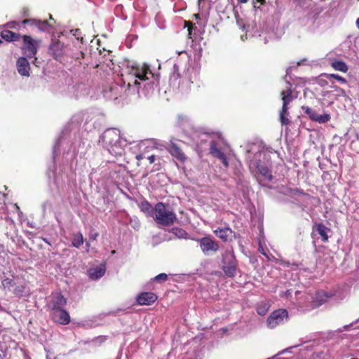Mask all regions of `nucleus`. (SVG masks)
Segmentation results:
<instances>
[{"instance_id": "obj_8", "label": "nucleus", "mask_w": 359, "mask_h": 359, "mask_svg": "<svg viewBox=\"0 0 359 359\" xmlns=\"http://www.w3.org/2000/svg\"><path fill=\"white\" fill-rule=\"evenodd\" d=\"M169 153L180 162L187 161V157L182 150L175 143V139L171 137L169 142V146L167 148Z\"/></svg>"}, {"instance_id": "obj_25", "label": "nucleus", "mask_w": 359, "mask_h": 359, "mask_svg": "<svg viewBox=\"0 0 359 359\" xmlns=\"http://www.w3.org/2000/svg\"><path fill=\"white\" fill-rule=\"evenodd\" d=\"M140 208L142 211L149 216H151L153 212L154 213V208H153L151 205L147 201L141 203Z\"/></svg>"}, {"instance_id": "obj_40", "label": "nucleus", "mask_w": 359, "mask_h": 359, "mask_svg": "<svg viewBox=\"0 0 359 359\" xmlns=\"http://www.w3.org/2000/svg\"><path fill=\"white\" fill-rule=\"evenodd\" d=\"M148 160H149L150 163H153L155 161V160H156V157L154 155L149 156L148 157Z\"/></svg>"}, {"instance_id": "obj_50", "label": "nucleus", "mask_w": 359, "mask_h": 359, "mask_svg": "<svg viewBox=\"0 0 359 359\" xmlns=\"http://www.w3.org/2000/svg\"><path fill=\"white\" fill-rule=\"evenodd\" d=\"M257 1H259L261 4H263L265 0H257Z\"/></svg>"}, {"instance_id": "obj_46", "label": "nucleus", "mask_w": 359, "mask_h": 359, "mask_svg": "<svg viewBox=\"0 0 359 359\" xmlns=\"http://www.w3.org/2000/svg\"><path fill=\"white\" fill-rule=\"evenodd\" d=\"M86 251H88L89 250V248H90V243H86Z\"/></svg>"}, {"instance_id": "obj_44", "label": "nucleus", "mask_w": 359, "mask_h": 359, "mask_svg": "<svg viewBox=\"0 0 359 359\" xmlns=\"http://www.w3.org/2000/svg\"><path fill=\"white\" fill-rule=\"evenodd\" d=\"M241 39L242 41H245V39H248L247 34H245V36L243 35H241Z\"/></svg>"}, {"instance_id": "obj_21", "label": "nucleus", "mask_w": 359, "mask_h": 359, "mask_svg": "<svg viewBox=\"0 0 359 359\" xmlns=\"http://www.w3.org/2000/svg\"><path fill=\"white\" fill-rule=\"evenodd\" d=\"M256 166L258 172L264 177L265 179L269 181H271L273 179L271 172L266 165H262L260 163H257Z\"/></svg>"}, {"instance_id": "obj_2", "label": "nucleus", "mask_w": 359, "mask_h": 359, "mask_svg": "<svg viewBox=\"0 0 359 359\" xmlns=\"http://www.w3.org/2000/svg\"><path fill=\"white\" fill-rule=\"evenodd\" d=\"M104 147L112 155H121L123 152V141L121 139L120 132L116 129L107 130L102 136Z\"/></svg>"}, {"instance_id": "obj_14", "label": "nucleus", "mask_w": 359, "mask_h": 359, "mask_svg": "<svg viewBox=\"0 0 359 359\" xmlns=\"http://www.w3.org/2000/svg\"><path fill=\"white\" fill-rule=\"evenodd\" d=\"M226 256L230 257L229 262L223 266L225 274L229 277H233L236 275V266L233 261V255L231 252H226Z\"/></svg>"}, {"instance_id": "obj_32", "label": "nucleus", "mask_w": 359, "mask_h": 359, "mask_svg": "<svg viewBox=\"0 0 359 359\" xmlns=\"http://www.w3.org/2000/svg\"><path fill=\"white\" fill-rule=\"evenodd\" d=\"M167 279L168 275L164 273H160L154 278V280L156 281H165Z\"/></svg>"}, {"instance_id": "obj_30", "label": "nucleus", "mask_w": 359, "mask_h": 359, "mask_svg": "<svg viewBox=\"0 0 359 359\" xmlns=\"http://www.w3.org/2000/svg\"><path fill=\"white\" fill-rule=\"evenodd\" d=\"M269 306L266 304H260L257 306V311L259 315L264 316L266 313Z\"/></svg>"}, {"instance_id": "obj_17", "label": "nucleus", "mask_w": 359, "mask_h": 359, "mask_svg": "<svg viewBox=\"0 0 359 359\" xmlns=\"http://www.w3.org/2000/svg\"><path fill=\"white\" fill-rule=\"evenodd\" d=\"M105 271V266L104 264H101L98 266L90 269L88 273L92 280H97L104 276Z\"/></svg>"}, {"instance_id": "obj_52", "label": "nucleus", "mask_w": 359, "mask_h": 359, "mask_svg": "<svg viewBox=\"0 0 359 359\" xmlns=\"http://www.w3.org/2000/svg\"><path fill=\"white\" fill-rule=\"evenodd\" d=\"M290 69H287V74H288V72H289V70H290Z\"/></svg>"}, {"instance_id": "obj_54", "label": "nucleus", "mask_w": 359, "mask_h": 359, "mask_svg": "<svg viewBox=\"0 0 359 359\" xmlns=\"http://www.w3.org/2000/svg\"><path fill=\"white\" fill-rule=\"evenodd\" d=\"M2 43V41H1V40L0 39V43Z\"/></svg>"}, {"instance_id": "obj_26", "label": "nucleus", "mask_w": 359, "mask_h": 359, "mask_svg": "<svg viewBox=\"0 0 359 359\" xmlns=\"http://www.w3.org/2000/svg\"><path fill=\"white\" fill-rule=\"evenodd\" d=\"M178 124L183 128H189L191 126V121L187 116L180 115L178 116Z\"/></svg>"}, {"instance_id": "obj_36", "label": "nucleus", "mask_w": 359, "mask_h": 359, "mask_svg": "<svg viewBox=\"0 0 359 359\" xmlns=\"http://www.w3.org/2000/svg\"><path fill=\"white\" fill-rule=\"evenodd\" d=\"M353 325V323H351L349 325H346L343 327V328L341 329H339V332H343L344 330H350V327H352Z\"/></svg>"}, {"instance_id": "obj_6", "label": "nucleus", "mask_w": 359, "mask_h": 359, "mask_svg": "<svg viewBox=\"0 0 359 359\" xmlns=\"http://www.w3.org/2000/svg\"><path fill=\"white\" fill-rule=\"evenodd\" d=\"M23 51L27 57H34L37 52V41L29 36H23Z\"/></svg>"}, {"instance_id": "obj_9", "label": "nucleus", "mask_w": 359, "mask_h": 359, "mask_svg": "<svg viewBox=\"0 0 359 359\" xmlns=\"http://www.w3.org/2000/svg\"><path fill=\"white\" fill-rule=\"evenodd\" d=\"M51 316L53 320L61 325H67L70 322L69 313L63 309H57L51 311Z\"/></svg>"}, {"instance_id": "obj_34", "label": "nucleus", "mask_w": 359, "mask_h": 359, "mask_svg": "<svg viewBox=\"0 0 359 359\" xmlns=\"http://www.w3.org/2000/svg\"><path fill=\"white\" fill-rule=\"evenodd\" d=\"M237 25L243 31L247 29L245 24L241 20H237Z\"/></svg>"}, {"instance_id": "obj_51", "label": "nucleus", "mask_w": 359, "mask_h": 359, "mask_svg": "<svg viewBox=\"0 0 359 359\" xmlns=\"http://www.w3.org/2000/svg\"><path fill=\"white\" fill-rule=\"evenodd\" d=\"M7 280H5L3 281V285H6V283Z\"/></svg>"}, {"instance_id": "obj_47", "label": "nucleus", "mask_w": 359, "mask_h": 359, "mask_svg": "<svg viewBox=\"0 0 359 359\" xmlns=\"http://www.w3.org/2000/svg\"><path fill=\"white\" fill-rule=\"evenodd\" d=\"M356 25H357L358 28L359 29V18L356 20Z\"/></svg>"}, {"instance_id": "obj_22", "label": "nucleus", "mask_w": 359, "mask_h": 359, "mask_svg": "<svg viewBox=\"0 0 359 359\" xmlns=\"http://www.w3.org/2000/svg\"><path fill=\"white\" fill-rule=\"evenodd\" d=\"M1 36L7 41H15L19 39L20 35L10 30L5 29L1 31Z\"/></svg>"}, {"instance_id": "obj_16", "label": "nucleus", "mask_w": 359, "mask_h": 359, "mask_svg": "<svg viewBox=\"0 0 359 359\" xmlns=\"http://www.w3.org/2000/svg\"><path fill=\"white\" fill-rule=\"evenodd\" d=\"M290 86L287 87L285 90H283L281 92L282 101H283V107L282 109H288V104L294 100V97L292 95L291 86L290 83H287Z\"/></svg>"}, {"instance_id": "obj_12", "label": "nucleus", "mask_w": 359, "mask_h": 359, "mask_svg": "<svg viewBox=\"0 0 359 359\" xmlns=\"http://www.w3.org/2000/svg\"><path fill=\"white\" fill-rule=\"evenodd\" d=\"M210 152L213 156L221 160L225 167L229 166V163L226 156L220 149H218L216 142H212L210 143Z\"/></svg>"}, {"instance_id": "obj_38", "label": "nucleus", "mask_w": 359, "mask_h": 359, "mask_svg": "<svg viewBox=\"0 0 359 359\" xmlns=\"http://www.w3.org/2000/svg\"><path fill=\"white\" fill-rule=\"evenodd\" d=\"M318 113L316 111H313L312 114L309 116V118L313 121H316L317 118Z\"/></svg>"}, {"instance_id": "obj_27", "label": "nucleus", "mask_w": 359, "mask_h": 359, "mask_svg": "<svg viewBox=\"0 0 359 359\" xmlns=\"http://www.w3.org/2000/svg\"><path fill=\"white\" fill-rule=\"evenodd\" d=\"M288 116V109H285L284 111V109H282L281 111L280 112V121L282 125L287 126L290 123V120L287 118Z\"/></svg>"}, {"instance_id": "obj_39", "label": "nucleus", "mask_w": 359, "mask_h": 359, "mask_svg": "<svg viewBox=\"0 0 359 359\" xmlns=\"http://www.w3.org/2000/svg\"><path fill=\"white\" fill-rule=\"evenodd\" d=\"M97 236H98V233H97V232H95L94 233H91L90 236V239L92 241H95V240H96Z\"/></svg>"}, {"instance_id": "obj_49", "label": "nucleus", "mask_w": 359, "mask_h": 359, "mask_svg": "<svg viewBox=\"0 0 359 359\" xmlns=\"http://www.w3.org/2000/svg\"><path fill=\"white\" fill-rule=\"evenodd\" d=\"M194 16H195L196 18H199V14H195Z\"/></svg>"}, {"instance_id": "obj_43", "label": "nucleus", "mask_w": 359, "mask_h": 359, "mask_svg": "<svg viewBox=\"0 0 359 359\" xmlns=\"http://www.w3.org/2000/svg\"><path fill=\"white\" fill-rule=\"evenodd\" d=\"M136 158L140 161V160L143 158V155L142 154H139V155H137L136 156Z\"/></svg>"}, {"instance_id": "obj_29", "label": "nucleus", "mask_w": 359, "mask_h": 359, "mask_svg": "<svg viewBox=\"0 0 359 359\" xmlns=\"http://www.w3.org/2000/svg\"><path fill=\"white\" fill-rule=\"evenodd\" d=\"M172 233L175 235L179 238H185L187 233L186 231L180 228H173L172 229Z\"/></svg>"}, {"instance_id": "obj_23", "label": "nucleus", "mask_w": 359, "mask_h": 359, "mask_svg": "<svg viewBox=\"0 0 359 359\" xmlns=\"http://www.w3.org/2000/svg\"><path fill=\"white\" fill-rule=\"evenodd\" d=\"M332 67L337 71L346 72L348 71V66L341 60H334L332 62Z\"/></svg>"}, {"instance_id": "obj_24", "label": "nucleus", "mask_w": 359, "mask_h": 359, "mask_svg": "<svg viewBox=\"0 0 359 359\" xmlns=\"http://www.w3.org/2000/svg\"><path fill=\"white\" fill-rule=\"evenodd\" d=\"M83 243V237L81 233L79 232L74 235L72 241V245L79 248L81 245Z\"/></svg>"}, {"instance_id": "obj_42", "label": "nucleus", "mask_w": 359, "mask_h": 359, "mask_svg": "<svg viewBox=\"0 0 359 359\" xmlns=\"http://www.w3.org/2000/svg\"><path fill=\"white\" fill-rule=\"evenodd\" d=\"M15 24V22H11V23L8 24V27L10 28H15V26H14Z\"/></svg>"}, {"instance_id": "obj_31", "label": "nucleus", "mask_w": 359, "mask_h": 359, "mask_svg": "<svg viewBox=\"0 0 359 359\" xmlns=\"http://www.w3.org/2000/svg\"><path fill=\"white\" fill-rule=\"evenodd\" d=\"M327 78H334L341 83H346V80L338 74H331L327 76Z\"/></svg>"}, {"instance_id": "obj_1", "label": "nucleus", "mask_w": 359, "mask_h": 359, "mask_svg": "<svg viewBox=\"0 0 359 359\" xmlns=\"http://www.w3.org/2000/svg\"><path fill=\"white\" fill-rule=\"evenodd\" d=\"M153 76L152 72L147 64L128 65L125 77L123 79V85L116 86L111 88L112 92H115L116 94L114 99H117L118 96L126 98L130 94L138 93L142 86L151 88L153 85L149 81L153 78Z\"/></svg>"}, {"instance_id": "obj_7", "label": "nucleus", "mask_w": 359, "mask_h": 359, "mask_svg": "<svg viewBox=\"0 0 359 359\" xmlns=\"http://www.w3.org/2000/svg\"><path fill=\"white\" fill-rule=\"evenodd\" d=\"M334 295L333 292H327L325 291L316 292L315 295L311 297V306L312 308H317L327 302L329 299Z\"/></svg>"}, {"instance_id": "obj_18", "label": "nucleus", "mask_w": 359, "mask_h": 359, "mask_svg": "<svg viewBox=\"0 0 359 359\" xmlns=\"http://www.w3.org/2000/svg\"><path fill=\"white\" fill-rule=\"evenodd\" d=\"M64 44L60 41H53L50 46V50L54 57L57 59L63 53Z\"/></svg>"}, {"instance_id": "obj_4", "label": "nucleus", "mask_w": 359, "mask_h": 359, "mask_svg": "<svg viewBox=\"0 0 359 359\" xmlns=\"http://www.w3.org/2000/svg\"><path fill=\"white\" fill-rule=\"evenodd\" d=\"M287 318V311L285 309H279L273 311L267 318V325L273 329L283 323Z\"/></svg>"}, {"instance_id": "obj_28", "label": "nucleus", "mask_w": 359, "mask_h": 359, "mask_svg": "<svg viewBox=\"0 0 359 359\" xmlns=\"http://www.w3.org/2000/svg\"><path fill=\"white\" fill-rule=\"evenodd\" d=\"M330 118H331L330 115L328 114H318L316 122H318L319 123H325L328 122L330 120Z\"/></svg>"}, {"instance_id": "obj_45", "label": "nucleus", "mask_w": 359, "mask_h": 359, "mask_svg": "<svg viewBox=\"0 0 359 359\" xmlns=\"http://www.w3.org/2000/svg\"><path fill=\"white\" fill-rule=\"evenodd\" d=\"M15 208H16V210H17V211H18V214H19V215H20V214H22L21 211L20 210L19 207H18L16 204L15 205Z\"/></svg>"}, {"instance_id": "obj_15", "label": "nucleus", "mask_w": 359, "mask_h": 359, "mask_svg": "<svg viewBox=\"0 0 359 359\" xmlns=\"http://www.w3.org/2000/svg\"><path fill=\"white\" fill-rule=\"evenodd\" d=\"M23 24L29 23L32 26L36 27L39 30L46 32L48 31L50 28V25L46 20H39L36 19H30V20H24L22 21Z\"/></svg>"}, {"instance_id": "obj_13", "label": "nucleus", "mask_w": 359, "mask_h": 359, "mask_svg": "<svg viewBox=\"0 0 359 359\" xmlns=\"http://www.w3.org/2000/svg\"><path fill=\"white\" fill-rule=\"evenodd\" d=\"M66 303L67 300L62 294H56L55 295L53 296L49 304V307L51 311H54L57 309H62Z\"/></svg>"}, {"instance_id": "obj_48", "label": "nucleus", "mask_w": 359, "mask_h": 359, "mask_svg": "<svg viewBox=\"0 0 359 359\" xmlns=\"http://www.w3.org/2000/svg\"><path fill=\"white\" fill-rule=\"evenodd\" d=\"M239 1H241L242 3H246L248 1V0H239Z\"/></svg>"}, {"instance_id": "obj_3", "label": "nucleus", "mask_w": 359, "mask_h": 359, "mask_svg": "<svg viewBox=\"0 0 359 359\" xmlns=\"http://www.w3.org/2000/svg\"><path fill=\"white\" fill-rule=\"evenodd\" d=\"M154 219L158 225L168 226L173 224L177 218L169 205L160 202L154 207Z\"/></svg>"}, {"instance_id": "obj_33", "label": "nucleus", "mask_w": 359, "mask_h": 359, "mask_svg": "<svg viewBox=\"0 0 359 359\" xmlns=\"http://www.w3.org/2000/svg\"><path fill=\"white\" fill-rule=\"evenodd\" d=\"M302 109L304 110V111L309 116L312 112L314 111L313 109H311L310 107H305V106H303L302 107Z\"/></svg>"}, {"instance_id": "obj_41", "label": "nucleus", "mask_w": 359, "mask_h": 359, "mask_svg": "<svg viewBox=\"0 0 359 359\" xmlns=\"http://www.w3.org/2000/svg\"><path fill=\"white\" fill-rule=\"evenodd\" d=\"M259 251L264 255H265L266 257H268L267 255L264 252L263 248L262 246H259Z\"/></svg>"}, {"instance_id": "obj_5", "label": "nucleus", "mask_w": 359, "mask_h": 359, "mask_svg": "<svg viewBox=\"0 0 359 359\" xmlns=\"http://www.w3.org/2000/svg\"><path fill=\"white\" fill-rule=\"evenodd\" d=\"M200 248L205 255H210V252H215L219 250L218 243L210 237H203L198 240Z\"/></svg>"}, {"instance_id": "obj_53", "label": "nucleus", "mask_w": 359, "mask_h": 359, "mask_svg": "<svg viewBox=\"0 0 359 359\" xmlns=\"http://www.w3.org/2000/svg\"><path fill=\"white\" fill-rule=\"evenodd\" d=\"M55 149H56V145L54 146V151H55Z\"/></svg>"}, {"instance_id": "obj_11", "label": "nucleus", "mask_w": 359, "mask_h": 359, "mask_svg": "<svg viewBox=\"0 0 359 359\" xmlns=\"http://www.w3.org/2000/svg\"><path fill=\"white\" fill-rule=\"evenodd\" d=\"M17 69L18 73L22 76H29V63L26 57H21L17 60Z\"/></svg>"}, {"instance_id": "obj_37", "label": "nucleus", "mask_w": 359, "mask_h": 359, "mask_svg": "<svg viewBox=\"0 0 359 359\" xmlns=\"http://www.w3.org/2000/svg\"><path fill=\"white\" fill-rule=\"evenodd\" d=\"M71 32H72V34L74 36H75L78 40L80 39V38H79V32H80L79 29H73Z\"/></svg>"}, {"instance_id": "obj_19", "label": "nucleus", "mask_w": 359, "mask_h": 359, "mask_svg": "<svg viewBox=\"0 0 359 359\" xmlns=\"http://www.w3.org/2000/svg\"><path fill=\"white\" fill-rule=\"evenodd\" d=\"M214 233L224 241H226L228 238L232 234V230L229 227L218 228L214 231Z\"/></svg>"}, {"instance_id": "obj_35", "label": "nucleus", "mask_w": 359, "mask_h": 359, "mask_svg": "<svg viewBox=\"0 0 359 359\" xmlns=\"http://www.w3.org/2000/svg\"><path fill=\"white\" fill-rule=\"evenodd\" d=\"M185 25H186L187 27H188V32H189L188 35H189V37L191 38V30H192V28H193L192 27V25L189 22H185Z\"/></svg>"}, {"instance_id": "obj_10", "label": "nucleus", "mask_w": 359, "mask_h": 359, "mask_svg": "<svg viewBox=\"0 0 359 359\" xmlns=\"http://www.w3.org/2000/svg\"><path fill=\"white\" fill-rule=\"evenodd\" d=\"M156 299L157 296L152 292H142L137 297V302L140 305H150Z\"/></svg>"}, {"instance_id": "obj_20", "label": "nucleus", "mask_w": 359, "mask_h": 359, "mask_svg": "<svg viewBox=\"0 0 359 359\" xmlns=\"http://www.w3.org/2000/svg\"><path fill=\"white\" fill-rule=\"evenodd\" d=\"M314 230L318 232L319 235L322 237V240L324 242H326L328 240V232L330 231V229L325 226L323 224H316L313 227Z\"/></svg>"}]
</instances>
